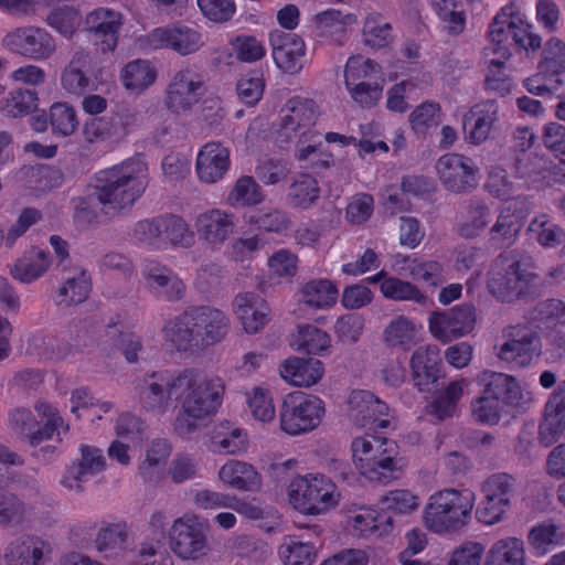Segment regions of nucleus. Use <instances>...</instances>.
<instances>
[{
  "instance_id": "obj_50",
  "label": "nucleus",
  "mask_w": 565,
  "mask_h": 565,
  "mask_svg": "<svg viewBox=\"0 0 565 565\" xmlns=\"http://www.w3.org/2000/svg\"><path fill=\"white\" fill-rule=\"evenodd\" d=\"M320 195V188L317 180L307 173L295 177L289 186L287 199L290 205L300 209L310 207Z\"/></svg>"
},
{
  "instance_id": "obj_13",
  "label": "nucleus",
  "mask_w": 565,
  "mask_h": 565,
  "mask_svg": "<svg viewBox=\"0 0 565 565\" xmlns=\"http://www.w3.org/2000/svg\"><path fill=\"white\" fill-rule=\"evenodd\" d=\"M504 343L500 347L498 358L518 366H527L541 354L539 332L529 326H513L504 330Z\"/></svg>"
},
{
  "instance_id": "obj_21",
  "label": "nucleus",
  "mask_w": 565,
  "mask_h": 565,
  "mask_svg": "<svg viewBox=\"0 0 565 565\" xmlns=\"http://www.w3.org/2000/svg\"><path fill=\"white\" fill-rule=\"evenodd\" d=\"M145 286L149 294L158 300L175 302L185 295V284L170 267L149 260L141 270Z\"/></svg>"
},
{
  "instance_id": "obj_59",
  "label": "nucleus",
  "mask_w": 565,
  "mask_h": 565,
  "mask_svg": "<svg viewBox=\"0 0 565 565\" xmlns=\"http://www.w3.org/2000/svg\"><path fill=\"white\" fill-rule=\"evenodd\" d=\"M156 71L146 60L129 62L121 74L122 83L127 89L143 90L156 79Z\"/></svg>"
},
{
  "instance_id": "obj_44",
  "label": "nucleus",
  "mask_w": 565,
  "mask_h": 565,
  "mask_svg": "<svg viewBox=\"0 0 565 565\" xmlns=\"http://www.w3.org/2000/svg\"><path fill=\"white\" fill-rule=\"evenodd\" d=\"M50 265V253L41 248H33L11 266L10 274L14 279L30 284L40 278Z\"/></svg>"
},
{
  "instance_id": "obj_60",
  "label": "nucleus",
  "mask_w": 565,
  "mask_h": 565,
  "mask_svg": "<svg viewBox=\"0 0 565 565\" xmlns=\"http://www.w3.org/2000/svg\"><path fill=\"white\" fill-rule=\"evenodd\" d=\"M264 201L260 185L253 177L243 175L228 193L227 202L233 206H252Z\"/></svg>"
},
{
  "instance_id": "obj_9",
  "label": "nucleus",
  "mask_w": 565,
  "mask_h": 565,
  "mask_svg": "<svg viewBox=\"0 0 565 565\" xmlns=\"http://www.w3.org/2000/svg\"><path fill=\"white\" fill-rule=\"evenodd\" d=\"M533 275L510 254L494 258L488 273V290L501 301H511L523 292Z\"/></svg>"
},
{
  "instance_id": "obj_46",
  "label": "nucleus",
  "mask_w": 565,
  "mask_h": 565,
  "mask_svg": "<svg viewBox=\"0 0 565 565\" xmlns=\"http://www.w3.org/2000/svg\"><path fill=\"white\" fill-rule=\"evenodd\" d=\"M418 326L405 316L395 317L383 332V340L390 348L409 350L416 343Z\"/></svg>"
},
{
  "instance_id": "obj_12",
  "label": "nucleus",
  "mask_w": 565,
  "mask_h": 565,
  "mask_svg": "<svg viewBox=\"0 0 565 565\" xmlns=\"http://www.w3.org/2000/svg\"><path fill=\"white\" fill-rule=\"evenodd\" d=\"M319 116L317 104L299 96L287 100L280 111L278 139L292 142L298 136H311Z\"/></svg>"
},
{
  "instance_id": "obj_42",
  "label": "nucleus",
  "mask_w": 565,
  "mask_h": 565,
  "mask_svg": "<svg viewBox=\"0 0 565 565\" xmlns=\"http://www.w3.org/2000/svg\"><path fill=\"white\" fill-rule=\"evenodd\" d=\"M231 509L238 514L253 520L258 521L259 526L267 531H274L280 524V514L271 507L262 504L256 499H242L233 494Z\"/></svg>"
},
{
  "instance_id": "obj_33",
  "label": "nucleus",
  "mask_w": 565,
  "mask_h": 565,
  "mask_svg": "<svg viewBox=\"0 0 565 565\" xmlns=\"http://www.w3.org/2000/svg\"><path fill=\"white\" fill-rule=\"evenodd\" d=\"M162 332L166 341L171 343L178 351L201 349L192 308L169 319Z\"/></svg>"
},
{
  "instance_id": "obj_5",
  "label": "nucleus",
  "mask_w": 565,
  "mask_h": 565,
  "mask_svg": "<svg viewBox=\"0 0 565 565\" xmlns=\"http://www.w3.org/2000/svg\"><path fill=\"white\" fill-rule=\"evenodd\" d=\"M351 449L356 468L369 480L385 484L398 478L401 465L393 440L366 434L356 437Z\"/></svg>"
},
{
  "instance_id": "obj_24",
  "label": "nucleus",
  "mask_w": 565,
  "mask_h": 565,
  "mask_svg": "<svg viewBox=\"0 0 565 565\" xmlns=\"http://www.w3.org/2000/svg\"><path fill=\"white\" fill-rule=\"evenodd\" d=\"M90 71V54L83 49L75 50L68 62L61 70V88L67 96L76 98L83 97L94 85Z\"/></svg>"
},
{
  "instance_id": "obj_48",
  "label": "nucleus",
  "mask_w": 565,
  "mask_h": 565,
  "mask_svg": "<svg viewBox=\"0 0 565 565\" xmlns=\"http://www.w3.org/2000/svg\"><path fill=\"white\" fill-rule=\"evenodd\" d=\"M106 335L113 344L121 352L128 363H137L139 353L142 351V338L134 331L121 330L118 321H110L106 324Z\"/></svg>"
},
{
  "instance_id": "obj_40",
  "label": "nucleus",
  "mask_w": 565,
  "mask_h": 565,
  "mask_svg": "<svg viewBox=\"0 0 565 565\" xmlns=\"http://www.w3.org/2000/svg\"><path fill=\"white\" fill-rule=\"evenodd\" d=\"M315 23L319 36L342 45L348 39V26L356 23V17L352 13L344 14L340 10L328 9L315 15Z\"/></svg>"
},
{
  "instance_id": "obj_58",
  "label": "nucleus",
  "mask_w": 565,
  "mask_h": 565,
  "mask_svg": "<svg viewBox=\"0 0 565 565\" xmlns=\"http://www.w3.org/2000/svg\"><path fill=\"white\" fill-rule=\"evenodd\" d=\"M24 174L29 179L30 186L38 191H49L65 182V174L61 168L49 164L26 167Z\"/></svg>"
},
{
  "instance_id": "obj_53",
  "label": "nucleus",
  "mask_w": 565,
  "mask_h": 565,
  "mask_svg": "<svg viewBox=\"0 0 565 565\" xmlns=\"http://www.w3.org/2000/svg\"><path fill=\"white\" fill-rule=\"evenodd\" d=\"M523 542L507 537L492 545L484 565H523Z\"/></svg>"
},
{
  "instance_id": "obj_43",
  "label": "nucleus",
  "mask_w": 565,
  "mask_h": 565,
  "mask_svg": "<svg viewBox=\"0 0 565 565\" xmlns=\"http://www.w3.org/2000/svg\"><path fill=\"white\" fill-rule=\"evenodd\" d=\"M338 288L329 279H312L299 290V301L310 308L324 310L331 308L338 299Z\"/></svg>"
},
{
  "instance_id": "obj_41",
  "label": "nucleus",
  "mask_w": 565,
  "mask_h": 565,
  "mask_svg": "<svg viewBox=\"0 0 565 565\" xmlns=\"http://www.w3.org/2000/svg\"><path fill=\"white\" fill-rule=\"evenodd\" d=\"M90 289L92 282L87 271L75 267L64 278V282L55 296V302L63 307L81 303L87 299Z\"/></svg>"
},
{
  "instance_id": "obj_1",
  "label": "nucleus",
  "mask_w": 565,
  "mask_h": 565,
  "mask_svg": "<svg viewBox=\"0 0 565 565\" xmlns=\"http://www.w3.org/2000/svg\"><path fill=\"white\" fill-rule=\"evenodd\" d=\"M181 408L173 422V430L181 438H191L204 426L222 404L225 391L218 376H207L195 370L179 373Z\"/></svg>"
},
{
  "instance_id": "obj_47",
  "label": "nucleus",
  "mask_w": 565,
  "mask_h": 565,
  "mask_svg": "<svg viewBox=\"0 0 565 565\" xmlns=\"http://www.w3.org/2000/svg\"><path fill=\"white\" fill-rule=\"evenodd\" d=\"M392 25L381 14H369L362 28V42L371 50H380L393 42Z\"/></svg>"
},
{
  "instance_id": "obj_8",
  "label": "nucleus",
  "mask_w": 565,
  "mask_h": 565,
  "mask_svg": "<svg viewBox=\"0 0 565 565\" xmlns=\"http://www.w3.org/2000/svg\"><path fill=\"white\" fill-rule=\"evenodd\" d=\"M324 415L323 402L303 392L287 394L279 409L280 428L288 435L297 436L316 429Z\"/></svg>"
},
{
  "instance_id": "obj_28",
  "label": "nucleus",
  "mask_w": 565,
  "mask_h": 565,
  "mask_svg": "<svg viewBox=\"0 0 565 565\" xmlns=\"http://www.w3.org/2000/svg\"><path fill=\"white\" fill-rule=\"evenodd\" d=\"M201 349L222 342L230 330V317L215 307H192Z\"/></svg>"
},
{
  "instance_id": "obj_55",
  "label": "nucleus",
  "mask_w": 565,
  "mask_h": 565,
  "mask_svg": "<svg viewBox=\"0 0 565 565\" xmlns=\"http://www.w3.org/2000/svg\"><path fill=\"white\" fill-rule=\"evenodd\" d=\"M35 409L40 416L46 419L44 426L35 431H31L29 436V443L31 446H38L44 440L53 438V435L57 433L60 435V428L68 430V426H64L63 418L58 415L57 409L46 402H39L35 405Z\"/></svg>"
},
{
  "instance_id": "obj_34",
  "label": "nucleus",
  "mask_w": 565,
  "mask_h": 565,
  "mask_svg": "<svg viewBox=\"0 0 565 565\" xmlns=\"http://www.w3.org/2000/svg\"><path fill=\"white\" fill-rule=\"evenodd\" d=\"M172 452L168 439H153L146 448L145 459L138 467L141 479L149 484H159L166 478V466Z\"/></svg>"
},
{
  "instance_id": "obj_57",
  "label": "nucleus",
  "mask_w": 565,
  "mask_h": 565,
  "mask_svg": "<svg viewBox=\"0 0 565 565\" xmlns=\"http://www.w3.org/2000/svg\"><path fill=\"white\" fill-rule=\"evenodd\" d=\"M330 335L315 326H299L292 345L297 351L308 354H321L330 347Z\"/></svg>"
},
{
  "instance_id": "obj_49",
  "label": "nucleus",
  "mask_w": 565,
  "mask_h": 565,
  "mask_svg": "<svg viewBox=\"0 0 565 565\" xmlns=\"http://www.w3.org/2000/svg\"><path fill=\"white\" fill-rule=\"evenodd\" d=\"M311 136H298L297 153L296 157L299 161L311 160V167L315 170L327 169L333 163V158L330 153H322V141L316 131H311Z\"/></svg>"
},
{
  "instance_id": "obj_15",
  "label": "nucleus",
  "mask_w": 565,
  "mask_h": 565,
  "mask_svg": "<svg viewBox=\"0 0 565 565\" xmlns=\"http://www.w3.org/2000/svg\"><path fill=\"white\" fill-rule=\"evenodd\" d=\"M146 50L171 49L181 55L192 54L203 45L202 34L189 25L157 28L141 39Z\"/></svg>"
},
{
  "instance_id": "obj_23",
  "label": "nucleus",
  "mask_w": 565,
  "mask_h": 565,
  "mask_svg": "<svg viewBox=\"0 0 565 565\" xmlns=\"http://www.w3.org/2000/svg\"><path fill=\"white\" fill-rule=\"evenodd\" d=\"M79 454V459L66 468L61 479V484L65 489L76 493H81L84 483L103 472L107 465L103 450L96 446L81 444Z\"/></svg>"
},
{
  "instance_id": "obj_19",
  "label": "nucleus",
  "mask_w": 565,
  "mask_h": 565,
  "mask_svg": "<svg viewBox=\"0 0 565 565\" xmlns=\"http://www.w3.org/2000/svg\"><path fill=\"white\" fill-rule=\"evenodd\" d=\"M179 374L154 372L146 377L139 386V398L143 408L157 414L166 413L172 396L179 397Z\"/></svg>"
},
{
  "instance_id": "obj_10",
  "label": "nucleus",
  "mask_w": 565,
  "mask_h": 565,
  "mask_svg": "<svg viewBox=\"0 0 565 565\" xmlns=\"http://www.w3.org/2000/svg\"><path fill=\"white\" fill-rule=\"evenodd\" d=\"M207 525L196 516H181L173 521L170 531V547L173 553L185 561L205 557L211 546L207 539Z\"/></svg>"
},
{
  "instance_id": "obj_64",
  "label": "nucleus",
  "mask_w": 565,
  "mask_h": 565,
  "mask_svg": "<svg viewBox=\"0 0 565 565\" xmlns=\"http://www.w3.org/2000/svg\"><path fill=\"white\" fill-rule=\"evenodd\" d=\"M392 527L390 516L376 514L374 511L365 510L358 513L353 519V529L362 536H382Z\"/></svg>"
},
{
  "instance_id": "obj_51",
  "label": "nucleus",
  "mask_w": 565,
  "mask_h": 565,
  "mask_svg": "<svg viewBox=\"0 0 565 565\" xmlns=\"http://www.w3.org/2000/svg\"><path fill=\"white\" fill-rule=\"evenodd\" d=\"M127 536L126 524H108L99 530L95 541L96 547L106 557L120 556L126 550Z\"/></svg>"
},
{
  "instance_id": "obj_17",
  "label": "nucleus",
  "mask_w": 565,
  "mask_h": 565,
  "mask_svg": "<svg viewBox=\"0 0 565 565\" xmlns=\"http://www.w3.org/2000/svg\"><path fill=\"white\" fill-rule=\"evenodd\" d=\"M237 216L218 207L209 209L196 215L194 228L199 238L212 249L225 244L237 231Z\"/></svg>"
},
{
  "instance_id": "obj_27",
  "label": "nucleus",
  "mask_w": 565,
  "mask_h": 565,
  "mask_svg": "<svg viewBox=\"0 0 565 565\" xmlns=\"http://www.w3.org/2000/svg\"><path fill=\"white\" fill-rule=\"evenodd\" d=\"M269 40L274 61L280 70L294 74L303 67L306 45L300 36L275 30L270 32Z\"/></svg>"
},
{
  "instance_id": "obj_32",
  "label": "nucleus",
  "mask_w": 565,
  "mask_h": 565,
  "mask_svg": "<svg viewBox=\"0 0 565 565\" xmlns=\"http://www.w3.org/2000/svg\"><path fill=\"white\" fill-rule=\"evenodd\" d=\"M492 220L493 214L488 202L472 196L462 205L457 233L465 239L477 238L489 227Z\"/></svg>"
},
{
  "instance_id": "obj_52",
  "label": "nucleus",
  "mask_w": 565,
  "mask_h": 565,
  "mask_svg": "<svg viewBox=\"0 0 565 565\" xmlns=\"http://www.w3.org/2000/svg\"><path fill=\"white\" fill-rule=\"evenodd\" d=\"M161 237L163 238V250L169 245L189 247L194 241L188 223L177 215L160 216Z\"/></svg>"
},
{
  "instance_id": "obj_20",
  "label": "nucleus",
  "mask_w": 565,
  "mask_h": 565,
  "mask_svg": "<svg viewBox=\"0 0 565 565\" xmlns=\"http://www.w3.org/2000/svg\"><path fill=\"white\" fill-rule=\"evenodd\" d=\"M349 417L360 427L387 428L391 414L387 404L370 391H353L349 397Z\"/></svg>"
},
{
  "instance_id": "obj_45",
  "label": "nucleus",
  "mask_w": 565,
  "mask_h": 565,
  "mask_svg": "<svg viewBox=\"0 0 565 565\" xmlns=\"http://www.w3.org/2000/svg\"><path fill=\"white\" fill-rule=\"evenodd\" d=\"M465 379L451 381L444 390L439 391L428 405V414L443 422L456 414L458 402L467 386Z\"/></svg>"
},
{
  "instance_id": "obj_6",
  "label": "nucleus",
  "mask_w": 565,
  "mask_h": 565,
  "mask_svg": "<svg viewBox=\"0 0 565 565\" xmlns=\"http://www.w3.org/2000/svg\"><path fill=\"white\" fill-rule=\"evenodd\" d=\"M290 504L303 514L318 515L334 508L340 493L332 480L323 475L294 478L288 487Z\"/></svg>"
},
{
  "instance_id": "obj_22",
  "label": "nucleus",
  "mask_w": 565,
  "mask_h": 565,
  "mask_svg": "<svg viewBox=\"0 0 565 565\" xmlns=\"http://www.w3.org/2000/svg\"><path fill=\"white\" fill-rule=\"evenodd\" d=\"M475 322V308L465 303L449 310L431 313L429 330L436 339L446 343L471 332Z\"/></svg>"
},
{
  "instance_id": "obj_38",
  "label": "nucleus",
  "mask_w": 565,
  "mask_h": 565,
  "mask_svg": "<svg viewBox=\"0 0 565 565\" xmlns=\"http://www.w3.org/2000/svg\"><path fill=\"white\" fill-rule=\"evenodd\" d=\"M218 479L225 486L239 491H257L262 486V477L248 462L231 459L218 470Z\"/></svg>"
},
{
  "instance_id": "obj_39",
  "label": "nucleus",
  "mask_w": 565,
  "mask_h": 565,
  "mask_svg": "<svg viewBox=\"0 0 565 565\" xmlns=\"http://www.w3.org/2000/svg\"><path fill=\"white\" fill-rule=\"evenodd\" d=\"M87 29L100 40L102 51H113L117 45V33L120 28V14L116 11L99 8L86 18Z\"/></svg>"
},
{
  "instance_id": "obj_61",
  "label": "nucleus",
  "mask_w": 565,
  "mask_h": 565,
  "mask_svg": "<svg viewBox=\"0 0 565 565\" xmlns=\"http://www.w3.org/2000/svg\"><path fill=\"white\" fill-rule=\"evenodd\" d=\"M248 222L258 230L277 234L285 232L290 225L286 212L275 207H262L254 211Z\"/></svg>"
},
{
  "instance_id": "obj_18",
  "label": "nucleus",
  "mask_w": 565,
  "mask_h": 565,
  "mask_svg": "<svg viewBox=\"0 0 565 565\" xmlns=\"http://www.w3.org/2000/svg\"><path fill=\"white\" fill-rule=\"evenodd\" d=\"M2 42L10 51L35 61L49 58L56 47L52 35L35 26L18 28Z\"/></svg>"
},
{
  "instance_id": "obj_4",
  "label": "nucleus",
  "mask_w": 565,
  "mask_h": 565,
  "mask_svg": "<svg viewBox=\"0 0 565 565\" xmlns=\"http://www.w3.org/2000/svg\"><path fill=\"white\" fill-rule=\"evenodd\" d=\"M487 35L489 44L483 49L484 57L500 55L501 58H510L509 39L525 51H536L542 45L541 36L533 32V26L513 4L501 8L490 23Z\"/></svg>"
},
{
  "instance_id": "obj_30",
  "label": "nucleus",
  "mask_w": 565,
  "mask_h": 565,
  "mask_svg": "<svg viewBox=\"0 0 565 565\" xmlns=\"http://www.w3.org/2000/svg\"><path fill=\"white\" fill-rule=\"evenodd\" d=\"M230 150L218 141L205 143L200 150L195 170L199 179L207 184L218 182L230 169Z\"/></svg>"
},
{
  "instance_id": "obj_16",
  "label": "nucleus",
  "mask_w": 565,
  "mask_h": 565,
  "mask_svg": "<svg viewBox=\"0 0 565 565\" xmlns=\"http://www.w3.org/2000/svg\"><path fill=\"white\" fill-rule=\"evenodd\" d=\"M436 170L444 186L454 193H465L478 186V168L471 158L458 153L441 156Z\"/></svg>"
},
{
  "instance_id": "obj_31",
  "label": "nucleus",
  "mask_w": 565,
  "mask_h": 565,
  "mask_svg": "<svg viewBox=\"0 0 565 565\" xmlns=\"http://www.w3.org/2000/svg\"><path fill=\"white\" fill-rule=\"evenodd\" d=\"M499 106L494 100H486L470 108L462 119L466 140L480 145L489 138L498 120Z\"/></svg>"
},
{
  "instance_id": "obj_7",
  "label": "nucleus",
  "mask_w": 565,
  "mask_h": 565,
  "mask_svg": "<svg viewBox=\"0 0 565 565\" xmlns=\"http://www.w3.org/2000/svg\"><path fill=\"white\" fill-rule=\"evenodd\" d=\"M344 83L354 103L362 108H371L382 98L385 79L377 63L356 55L347 62Z\"/></svg>"
},
{
  "instance_id": "obj_11",
  "label": "nucleus",
  "mask_w": 565,
  "mask_h": 565,
  "mask_svg": "<svg viewBox=\"0 0 565 565\" xmlns=\"http://www.w3.org/2000/svg\"><path fill=\"white\" fill-rule=\"evenodd\" d=\"M515 484V478L504 472L487 478L482 484L484 498L476 511L477 519L484 524L500 522L510 508Z\"/></svg>"
},
{
  "instance_id": "obj_56",
  "label": "nucleus",
  "mask_w": 565,
  "mask_h": 565,
  "mask_svg": "<svg viewBox=\"0 0 565 565\" xmlns=\"http://www.w3.org/2000/svg\"><path fill=\"white\" fill-rule=\"evenodd\" d=\"M279 556L285 565H312L317 551L313 544L288 536L279 546Z\"/></svg>"
},
{
  "instance_id": "obj_26",
  "label": "nucleus",
  "mask_w": 565,
  "mask_h": 565,
  "mask_svg": "<svg viewBox=\"0 0 565 565\" xmlns=\"http://www.w3.org/2000/svg\"><path fill=\"white\" fill-rule=\"evenodd\" d=\"M482 391L504 407H520L525 402L518 380L509 374L486 370L478 376Z\"/></svg>"
},
{
  "instance_id": "obj_63",
  "label": "nucleus",
  "mask_w": 565,
  "mask_h": 565,
  "mask_svg": "<svg viewBox=\"0 0 565 565\" xmlns=\"http://www.w3.org/2000/svg\"><path fill=\"white\" fill-rule=\"evenodd\" d=\"M487 58L488 73L486 75V87L489 90L505 95L511 90V78L505 65L510 58H501L500 55H491Z\"/></svg>"
},
{
  "instance_id": "obj_25",
  "label": "nucleus",
  "mask_w": 565,
  "mask_h": 565,
  "mask_svg": "<svg viewBox=\"0 0 565 565\" xmlns=\"http://www.w3.org/2000/svg\"><path fill=\"white\" fill-rule=\"evenodd\" d=\"M233 312L244 331L259 332L270 320V308L266 300L252 291L237 294L232 301Z\"/></svg>"
},
{
  "instance_id": "obj_37",
  "label": "nucleus",
  "mask_w": 565,
  "mask_h": 565,
  "mask_svg": "<svg viewBox=\"0 0 565 565\" xmlns=\"http://www.w3.org/2000/svg\"><path fill=\"white\" fill-rule=\"evenodd\" d=\"M323 364L317 359L289 358L279 367L281 377L295 386L309 387L323 375Z\"/></svg>"
},
{
  "instance_id": "obj_62",
  "label": "nucleus",
  "mask_w": 565,
  "mask_h": 565,
  "mask_svg": "<svg viewBox=\"0 0 565 565\" xmlns=\"http://www.w3.org/2000/svg\"><path fill=\"white\" fill-rule=\"evenodd\" d=\"M381 292L387 299L396 301H414L425 303L426 296L409 281L395 277L385 278L380 286Z\"/></svg>"
},
{
  "instance_id": "obj_3",
  "label": "nucleus",
  "mask_w": 565,
  "mask_h": 565,
  "mask_svg": "<svg viewBox=\"0 0 565 565\" xmlns=\"http://www.w3.org/2000/svg\"><path fill=\"white\" fill-rule=\"evenodd\" d=\"M475 501V493L469 490H439L428 498L424 507V523L437 534L459 532L469 524Z\"/></svg>"
},
{
  "instance_id": "obj_36",
  "label": "nucleus",
  "mask_w": 565,
  "mask_h": 565,
  "mask_svg": "<svg viewBox=\"0 0 565 565\" xmlns=\"http://www.w3.org/2000/svg\"><path fill=\"white\" fill-rule=\"evenodd\" d=\"M523 222L516 210L502 207L492 226L488 227V242L495 248H509L518 239Z\"/></svg>"
},
{
  "instance_id": "obj_35",
  "label": "nucleus",
  "mask_w": 565,
  "mask_h": 565,
  "mask_svg": "<svg viewBox=\"0 0 565 565\" xmlns=\"http://www.w3.org/2000/svg\"><path fill=\"white\" fill-rule=\"evenodd\" d=\"M440 356L435 345L417 348L411 359L415 385L419 391H429L439 377Z\"/></svg>"
},
{
  "instance_id": "obj_54",
  "label": "nucleus",
  "mask_w": 565,
  "mask_h": 565,
  "mask_svg": "<svg viewBox=\"0 0 565 565\" xmlns=\"http://www.w3.org/2000/svg\"><path fill=\"white\" fill-rule=\"evenodd\" d=\"M38 99L35 90L18 88L1 99L0 111L7 117H22L36 109Z\"/></svg>"
},
{
  "instance_id": "obj_29",
  "label": "nucleus",
  "mask_w": 565,
  "mask_h": 565,
  "mask_svg": "<svg viewBox=\"0 0 565 565\" xmlns=\"http://www.w3.org/2000/svg\"><path fill=\"white\" fill-rule=\"evenodd\" d=\"M53 554L50 541L35 535H26L12 541L4 553L7 565H42Z\"/></svg>"
},
{
  "instance_id": "obj_14",
  "label": "nucleus",
  "mask_w": 565,
  "mask_h": 565,
  "mask_svg": "<svg viewBox=\"0 0 565 565\" xmlns=\"http://www.w3.org/2000/svg\"><path fill=\"white\" fill-rule=\"evenodd\" d=\"M205 93L204 82L192 68L185 67L174 73L167 90L164 104L174 114L188 113Z\"/></svg>"
},
{
  "instance_id": "obj_2",
  "label": "nucleus",
  "mask_w": 565,
  "mask_h": 565,
  "mask_svg": "<svg viewBox=\"0 0 565 565\" xmlns=\"http://www.w3.org/2000/svg\"><path fill=\"white\" fill-rule=\"evenodd\" d=\"M149 170L143 159L130 158L98 172L90 196L108 216H117L131 207L145 193Z\"/></svg>"
}]
</instances>
